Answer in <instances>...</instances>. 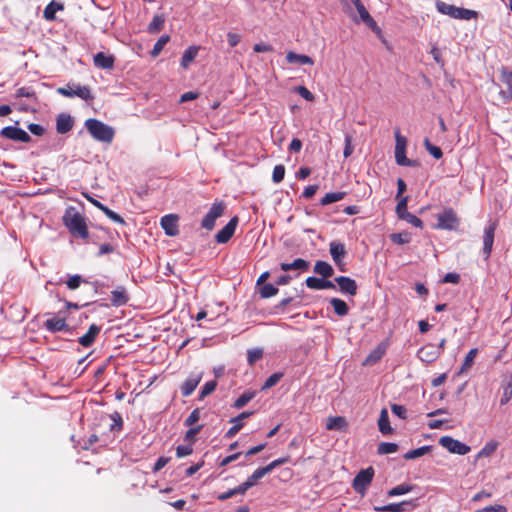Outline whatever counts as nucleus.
Listing matches in <instances>:
<instances>
[{
	"label": "nucleus",
	"mask_w": 512,
	"mask_h": 512,
	"mask_svg": "<svg viewBox=\"0 0 512 512\" xmlns=\"http://www.w3.org/2000/svg\"><path fill=\"white\" fill-rule=\"evenodd\" d=\"M390 239L393 243L402 245L411 241V235L408 232L393 233L391 234Z\"/></svg>",
	"instance_id": "obj_46"
},
{
	"label": "nucleus",
	"mask_w": 512,
	"mask_h": 512,
	"mask_svg": "<svg viewBox=\"0 0 512 512\" xmlns=\"http://www.w3.org/2000/svg\"><path fill=\"white\" fill-rule=\"evenodd\" d=\"M407 203H408V197L405 196V197H402L397 206H396V213L398 215V218L399 219H403L405 217V214L406 213H409L407 211Z\"/></svg>",
	"instance_id": "obj_52"
},
{
	"label": "nucleus",
	"mask_w": 512,
	"mask_h": 512,
	"mask_svg": "<svg viewBox=\"0 0 512 512\" xmlns=\"http://www.w3.org/2000/svg\"><path fill=\"white\" fill-rule=\"evenodd\" d=\"M44 327L52 333L70 330V327L66 323L65 319L57 318V317L47 319L44 322Z\"/></svg>",
	"instance_id": "obj_24"
},
{
	"label": "nucleus",
	"mask_w": 512,
	"mask_h": 512,
	"mask_svg": "<svg viewBox=\"0 0 512 512\" xmlns=\"http://www.w3.org/2000/svg\"><path fill=\"white\" fill-rule=\"evenodd\" d=\"M359 13L360 20L364 22L373 32L381 36L382 31L376 21L371 17L363 3L355 7Z\"/></svg>",
	"instance_id": "obj_19"
},
{
	"label": "nucleus",
	"mask_w": 512,
	"mask_h": 512,
	"mask_svg": "<svg viewBox=\"0 0 512 512\" xmlns=\"http://www.w3.org/2000/svg\"><path fill=\"white\" fill-rule=\"evenodd\" d=\"M305 284L310 289L322 290L323 279L310 276L305 280Z\"/></svg>",
	"instance_id": "obj_55"
},
{
	"label": "nucleus",
	"mask_w": 512,
	"mask_h": 512,
	"mask_svg": "<svg viewBox=\"0 0 512 512\" xmlns=\"http://www.w3.org/2000/svg\"><path fill=\"white\" fill-rule=\"evenodd\" d=\"M94 65L101 69H112L114 67L115 58L113 55H107L104 52H98L94 55Z\"/></svg>",
	"instance_id": "obj_25"
},
{
	"label": "nucleus",
	"mask_w": 512,
	"mask_h": 512,
	"mask_svg": "<svg viewBox=\"0 0 512 512\" xmlns=\"http://www.w3.org/2000/svg\"><path fill=\"white\" fill-rule=\"evenodd\" d=\"M460 224V219L452 208H445L442 213L437 215L436 229L456 230Z\"/></svg>",
	"instance_id": "obj_5"
},
{
	"label": "nucleus",
	"mask_w": 512,
	"mask_h": 512,
	"mask_svg": "<svg viewBox=\"0 0 512 512\" xmlns=\"http://www.w3.org/2000/svg\"><path fill=\"white\" fill-rule=\"evenodd\" d=\"M82 282V277L80 275H73L70 276L69 279L66 281V285L68 289L75 290L77 289Z\"/></svg>",
	"instance_id": "obj_63"
},
{
	"label": "nucleus",
	"mask_w": 512,
	"mask_h": 512,
	"mask_svg": "<svg viewBox=\"0 0 512 512\" xmlns=\"http://www.w3.org/2000/svg\"><path fill=\"white\" fill-rule=\"evenodd\" d=\"M63 223L74 236L87 240L89 238V231L85 221V217L73 209L67 210L63 216Z\"/></svg>",
	"instance_id": "obj_1"
},
{
	"label": "nucleus",
	"mask_w": 512,
	"mask_h": 512,
	"mask_svg": "<svg viewBox=\"0 0 512 512\" xmlns=\"http://www.w3.org/2000/svg\"><path fill=\"white\" fill-rule=\"evenodd\" d=\"M285 176V167L282 164L276 165L273 169L272 180L274 183H280Z\"/></svg>",
	"instance_id": "obj_53"
},
{
	"label": "nucleus",
	"mask_w": 512,
	"mask_h": 512,
	"mask_svg": "<svg viewBox=\"0 0 512 512\" xmlns=\"http://www.w3.org/2000/svg\"><path fill=\"white\" fill-rule=\"evenodd\" d=\"M58 93L70 98L79 97L85 101H89L94 98L88 86H80L75 84H68L66 87L59 88Z\"/></svg>",
	"instance_id": "obj_8"
},
{
	"label": "nucleus",
	"mask_w": 512,
	"mask_h": 512,
	"mask_svg": "<svg viewBox=\"0 0 512 512\" xmlns=\"http://www.w3.org/2000/svg\"><path fill=\"white\" fill-rule=\"evenodd\" d=\"M415 504L412 501H402L400 503H391L383 506H375L377 512H403L413 509Z\"/></svg>",
	"instance_id": "obj_21"
},
{
	"label": "nucleus",
	"mask_w": 512,
	"mask_h": 512,
	"mask_svg": "<svg viewBox=\"0 0 512 512\" xmlns=\"http://www.w3.org/2000/svg\"><path fill=\"white\" fill-rule=\"evenodd\" d=\"M497 228V222H491L485 229L483 234V253L485 255V259H488L491 255L495 231Z\"/></svg>",
	"instance_id": "obj_13"
},
{
	"label": "nucleus",
	"mask_w": 512,
	"mask_h": 512,
	"mask_svg": "<svg viewBox=\"0 0 512 512\" xmlns=\"http://www.w3.org/2000/svg\"><path fill=\"white\" fill-rule=\"evenodd\" d=\"M280 268L284 272L290 270L307 271L309 269V262L302 258H297L292 263H281Z\"/></svg>",
	"instance_id": "obj_29"
},
{
	"label": "nucleus",
	"mask_w": 512,
	"mask_h": 512,
	"mask_svg": "<svg viewBox=\"0 0 512 512\" xmlns=\"http://www.w3.org/2000/svg\"><path fill=\"white\" fill-rule=\"evenodd\" d=\"M192 452H193V447H192L191 443H189L188 445H179L176 448V456L178 458L188 456V455L192 454Z\"/></svg>",
	"instance_id": "obj_59"
},
{
	"label": "nucleus",
	"mask_w": 512,
	"mask_h": 512,
	"mask_svg": "<svg viewBox=\"0 0 512 512\" xmlns=\"http://www.w3.org/2000/svg\"><path fill=\"white\" fill-rule=\"evenodd\" d=\"M202 379L201 373L191 374L181 385V394L183 397L190 396Z\"/></svg>",
	"instance_id": "obj_18"
},
{
	"label": "nucleus",
	"mask_w": 512,
	"mask_h": 512,
	"mask_svg": "<svg viewBox=\"0 0 512 512\" xmlns=\"http://www.w3.org/2000/svg\"><path fill=\"white\" fill-rule=\"evenodd\" d=\"M500 73L501 81L506 86V88L502 90L500 94L506 102H509L512 100V70L509 71L506 67H502Z\"/></svg>",
	"instance_id": "obj_16"
},
{
	"label": "nucleus",
	"mask_w": 512,
	"mask_h": 512,
	"mask_svg": "<svg viewBox=\"0 0 512 512\" xmlns=\"http://www.w3.org/2000/svg\"><path fill=\"white\" fill-rule=\"evenodd\" d=\"M437 10L445 15H449L456 19H464V20H471L475 19L478 16V12L466 8L456 7L454 5L445 3L443 1H438L437 4Z\"/></svg>",
	"instance_id": "obj_3"
},
{
	"label": "nucleus",
	"mask_w": 512,
	"mask_h": 512,
	"mask_svg": "<svg viewBox=\"0 0 512 512\" xmlns=\"http://www.w3.org/2000/svg\"><path fill=\"white\" fill-rule=\"evenodd\" d=\"M374 474L375 471L372 466L360 470L352 481V488L361 496H365L367 489L373 480Z\"/></svg>",
	"instance_id": "obj_4"
},
{
	"label": "nucleus",
	"mask_w": 512,
	"mask_h": 512,
	"mask_svg": "<svg viewBox=\"0 0 512 512\" xmlns=\"http://www.w3.org/2000/svg\"><path fill=\"white\" fill-rule=\"evenodd\" d=\"M439 444L454 454L465 455L470 452V447L468 445L452 438L451 436L441 437L439 439Z\"/></svg>",
	"instance_id": "obj_9"
},
{
	"label": "nucleus",
	"mask_w": 512,
	"mask_h": 512,
	"mask_svg": "<svg viewBox=\"0 0 512 512\" xmlns=\"http://www.w3.org/2000/svg\"><path fill=\"white\" fill-rule=\"evenodd\" d=\"M112 423L109 425L110 431H121L123 428V419L119 412L115 411L114 413L108 416Z\"/></svg>",
	"instance_id": "obj_41"
},
{
	"label": "nucleus",
	"mask_w": 512,
	"mask_h": 512,
	"mask_svg": "<svg viewBox=\"0 0 512 512\" xmlns=\"http://www.w3.org/2000/svg\"><path fill=\"white\" fill-rule=\"evenodd\" d=\"M397 450H398V445L396 443L382 442L378 446L379 454H391V453H395Z\"/></svg>",
	"instance_id": "obj_50"
},
{
	"label": "nucleus",
	"mask_w": 512,
	"mask_h": 512,
	"mask_svg": "<svg viewBox=\"0 0 512 512\" xmlns=\"http://www.w3.org/2000/svg\"><path fill=\"white\" fill-rule=\"evenodd\" d=\"M199 419H200V410H199V408H196L185 419L184 424L187 427H192L195 423H197L199 421Z\"/></svg>",
	"instance_id": "obj_58"
},
{
	"label": "nucleus",
	"mask_w": 512,
	"mask_h": 512,
	"mask_svg": "<svg viewBox=\"0 0 512 512\" xmlns=\"http://www.w3.org/2000/svg\"><path fill=\"white\" fill-rule=\"evenodd\" d=\"M169 40H170V37L168 35L161 36L157 40V42L154 44V47L151 51V55L153 57L158 56L161 53V51L163 50L164 46L168 43Z\"/></svg>",
	"instance_id": "obj_48"
},
{
	"label": "nucleus",
	"mask_w": 512,
	"mask_h": 512,
	"mask_svg": "<svg viewBox=\"0 0 512 512\" xmlns=\"http://www.w3.org/2000/svg\"><path fill=\"white\" fill-rule=\"evenodd\" d=\"M253 415V412L244 411L238 416L232 418L230 422L233 426L225 433V438L234 437L244 426L243 421Z\"/></svg>",
	"instance_id": "obj_20"
},
{
	"label": "nucleus",
	"mask_w": 512,
	"mask_h": 512,
	"mask_svg": "<svg viewBox=\"0 0 512 512\" xmlns=\"http://www.w3.org/2000/svg\"><path fill=\"white\" fill-rule=\"evenodd\" d=\"M111 295H112L111 303L115 307L123 306L129 300L128 294L124 287H118L117 289L113 290L111 292Z\"/></svg>",
	"instance_id": "obj_28"
},
{
	"label": "nucleus",
	"mask_w": 512,
	"mask_h": 512,
	"mask_svg": "<svg viewBox=\"0 0 512 512\" xmlns=\"http://www.w3.org/2000/svg\"><path fill=\"white\" fill-rule=\"evenodd\" d=\"M73 125L74 120L69 114L61 113L58 115L56 119V131L59 134H65L69 132L73 128Z\"/></svg>",
	"instance_id": "obj_23"
},
{
	"label": "nucleus",
	"mask_w": 512,
	"mask_h": 512,
	"mask_svg": "<svg viewBox=\"0 0 512 512\" xmlns=\"http://www.w3.org/2000/svg\"><path fill=\"white\" fill-rule=\"evenodd\" d=\"M198 51H199L198 46H190L184 51L182 58H181V66L184 69L188 68V66L195 60V58L197 57Z\"/></svg>",
	"instance_id": "obj_33"
},
{
	"label": "nucleus",
	"mask_w": 512,
	"mask_h": 512,
	"mask_svg": "<svg viewBox=\"0 0 512 512\" xmlns=\"http://www.w3.org/2000/svg\"><path fill=\"white\" fill-rule=\"evenodd\" d=\"M282 377H283L282 373H273L266 379L262 389L265 390V389H269V388L275 386L280 381V379Z\"/></svg>",
	"instance_id": "obj_56"
},
{
	"label": "nucleus",
	"mask_w": 512,
	"mask_h": 512,
	"mask_svg": "<svg viewBox=\"0 0 512 512\" xmlns=\"http://www.w3.org/2000/svg\"><path fill=\"white\" fill-rule=\"evenodd\" d=\"M263 357V349L254 348L247 352V362L250 366H253L257 361Z\"/></svg>",
	"instance_id": "obj_45"
},
{
	"label": "nucleus",
	"mask_w": 512,
	"mask_h": 512,
	"mask_svg": "<svg viewBox=\"0 0 512 512\" xmlns=\"http://www.w3.org/2000/svg\"><path fill=\"white\" fill-rule=\"evenodd\" d=\"M202 425H198L197 427H190L185 433V440L191 443V445L195 441V436L201 431Z\"/></svg>",
	"instance_id": "obj_60"
},
{
	"label": "nucleus",
	"mask_w": 512,
	"mask_h": 512,
	"mask_svg": "<svg viewBox=\"0 0 512 512\" xmlns=\"http://www.w3.org/2000/svg\"><path fill=\"white\" fill-rule=\"evenodd\" d=\"M216 387L217 382L215 380L206 382L198 395V399L203 400L205 397L212 394L215 391Z\"/></svg>",
	"instance_id": "obj_44"
},
{
	"label": "nucleus",
	"mask_w": 512,
	"mask_h": 512,
	"mask_svg": "<svg viewBox=\"0 0 512 512\" xmlns=\"http://www.w3.org/2000/svg\"><path fill=\"white\" fill-rule=\"evenodd\" d=\"M226 205L224 202H215L212 204L208 213L201 221V227L211 231L215 227V221L224 214Z\"/></svg>",
	"instance_id": "obj_7"
},
{
	"label": "nucleus",
	"mask_w": 512,
	"mask_h": 512,
	"mask_svg": "<svg viewBox=\"0 0 512 512\" xmlns=\"http://www.w3.org/2000/svg\"><path fill=\"white\" fill-rule=\"evenodd\" d=\"M85 127L91 136L98 141L110 143L114 138V130L97 119L86 120Z\"/></svg>",
	"instance_id": "obj_2"
},
{
	"label": "nucleus",
	"mask_w": 512,
	"mask_h": 512,
	"mask_svg": "<svg viewBox=\"0 0 512 512\" xmlns=\"http://www.w3.org/2000/svg\"><path fill=\"white\" fill-rule=\"evenodd\" d=\"M64 9V5L60 2L52 0L43 11V17L47 21H53L56 19V12L62 11Z\"/></svg>",
	"instance_id": "obj_27"
},
{
	"label": "nucleus",
	"mask_w": 512,
	"mask_h": 512,
	"mask_svg": "<svg viewBox=\"0 0 512 512\" xmlns=\"http://www.w3.org/2000/svg\"><path fill=\"white\" fill-rule=\"evenodd\" d=\"M102 212L110 219L112 220L113 222H116V223H119V224H122L124 225L125 224V221L124 219L119 215L117 214L116 212H114L113 210H111L110 208H108L107 206H105V208L102 210Z\"/></svg>",
	"instance_id": "obj_57"
},
{
	"label": "nucleus",
	"mask_w": 512,
	"mask_h": 512,
	"mask_svg": "<svg viewBox=\"0 0 512 512\" xmlns=\"http://www.w3.org/2000/svg\"><path fill=\"white\" fill-rule=\"evenodd\" d=\"M431 450V446H422L417 449L408 451L404 454V459L406 460H412L419 457H422L423 455L427 454Z\"/></svg>",
	"instance_id": "obj_42"
},
{
	"label": "nucleus",
	"mask_w": 512,
	"mask_h": 512,
	"mask_svg": "<svg viewBox=\"0 0 512 512\" xmlns=\"http://www.w3.org/2000/svg\"><path fill=\"white\" fill-rule=\"evenodd\" d=\"M378 428L383 435L392 433L387 409L383 408L378 419Z\"/></svg>",
	"instance_id": "obj_32"
},
{
	"label": "nucleus",
	"mask_w": 512,
	"mask_h": 512,
	"mask_svg": "<svg viewBox=\"0 0 512 512\" xmlns=\"http://www.w3.org/2000/svg\"><path fill=\"white\" fill-rule=\"evenodd\" d=\"M330 304L331 306L333 307L334 309V312L338 315V316H346L349 312V308H348V305L346 304V302L340 298H332L330 300Z\"/></svg>",
	"instance_id": "obj_34"
},
{
	"label": "nucleus",
	"mask_w": 512,
	"mask_h": 512,
	"mask_svg": "<svg viewBox=\"0 0 512 512\" xmlns=\"http://www.w3.org/2000/svg\"><path fill=\"white\" fill-rule=\"evenodd\" d=\"M424 147L435 159L442 158L443 152L441 148L433 145L428 138L424 139Z\"/></svg>",
	"instance_id": "obj_47"
},
{
	"label": "nucleus",
	"mask_w": 512,
	"mask_h": 512,
	"mask_svg": "<svg viewBox=\"0 0 512 512\" xmlns=\"http://www.w3.org/2000/svg\"><path fill=\"white\" fill-rule=\"evenodd\" d=\"M177 222V215L168 214L161 218L160 224L168 236H176L179 233Z\"/></svg>",
	"instance_id": "obj_17"
},
{
	"label": "nucleus",
	"mask_w": 512,
	"mask_h": 512,
	"mask_svg": "<svg viewBox=\"0 0 512 512\" xmlns=\"http://www.w3.org/2000/svg\"><path fill=\"white\" fill-rule=\"evenodd\" d=\"M498 442L496 441H489L487 442L482 449L478 452L476 458H487L491 456L498 448Z\"/></svg>",
	"instance_id": "obj_38"
},
{
	"label": "nucleus",
	"mask_w": 512,
	"mask_h": 512,
	"mask_svg": "<svg viewBox=\"0 0 512 512\" xmlns=\"http://www.w3.org/2000/svg\"><path fill=\"white\" fill-rule=\"evenodd\" d=\"M0 135L6 139L28 143L31 140L30 135L21 128L15 126H7L1 129Z\"/></svg>",
	"instance_id": "obj_10"
},
{
	"label": "nucleus",
	"mask_w": 512,
	"mask_h": 512,
	"mask_svg": "<svg viewBox=\"0 0 512 512\" xmlns=\"http://www.w3.org/2000/svg\"><path fill=\"white\" fill-rule=\"evenodd\" d=\"M164 23L165 17L161 14H156L148 24L147 30L149 33H158L163 29Z\"/></svg>",
	"instance_id": "obj_36"
},
{
	"label": "nucleus",
	"mask_w": 512,
	"mask_h": 512,
	"mask_svg": "<svg viewBox=\"0 0 512 512\" xmlns=\"http://www.w3.org/2000/svg\"><path fill=\"white\" fill-rule=\"evenodd\" d=\"M16 97H27L36 99V94L31 88L21 87L17 89Z\"/></svg>",
	"instance_id": "obj_64"
},
{
	"label": "nucleus",
	"mask_w": 512,
	"mask_h": 512,
	"mask_svg": "<svg viewBox=\"0 0 512 512\" xmlns=\"http://www.w3.org/2000/svg\"><path fill=\"white\" fill-rule=\"evenodd\" d=\"M418 358L425 363H432L440 356V350L434 344H426L417 352Z\"/></svg>",
	"instance_id": "obj_14"
},
{
	"label": "nucleus",
	"mask_w": 512,
	"mask_h": 512,
	"mask_svg": "<svg viewBox=\"0 0 512 512\" xmlns=\"http://www.w3.org/2000/svg\"><path fill=\"white\" fill-rule=\"evenodd\" d=\"M314 272L323 278H330L334 274V269L328 262L319 260L314 265Z\"/></svg>",
	"instance_id": "obj_31"
},
{
	"label": "nucleus",
	"mask_w": 512,
	"mask_h": 512,
	"mask_svg": "<svg viewBox=\"0 0 512 512\" xmlns=\"http://www.w3.org/2000/svg\"><path fill=\"white\" fill-rule=\"evenodd\" d=\"M294 92L298 93L306 101L313 102L315 100L314 94L309 91L305 86H296L293 89Z\"/></svg>",
	"instance_id": "obj_51"
},
{
	"label": "nucleus",
	"mask_w": 512,
	"mask_h": 512,
	"mask_svg": "<svg viewBox=\"0 0 512 512\" xmlns=\"http://www.w3.org/2000/svg\"><path fill=\"white\" fill-rule=\"evenodd\" d=\"M277 293H278V288L270 283L263 285L260 289V296L265 299L273 297Z\"/></svg>",
	"instance_id": "obj_49"
},
{
	"label": "nucleus",
	"mask_w": 512,
	"mask_h": 512,
	"mask_svg": "<svg viewBox=\"0 0 512 512\" xmlns=\"http://www.w3.org/2000/svg\"><path fill=\"white\" fill-rule=\"evenodd\" d=\"M100 330V326L96 324L90 325L88 331L79 338V343L83 347H90L94 343L98 334L100 333Z\"/></svg>",
	"instance_id": "obj_26"
},
{
	"label": "nucleus",
	"mask_w": 512,
	"mask_h": 512,
	"mask_svg": "<svg viewBox=\"0 0 512 512\" xmlns=\"http://www.w3.org/2000/svg\"><path fill=\"white\" fill-rule=\"evenodd\" d=\"M411 490H412V486L411 485L401 484V485H398V486L392 488L388 492V495L389 496L403 495V494L409 493Z\"/></svg>",
	"instance_id": "obj_54"
},
{
	"label": "nucleus",
	"mask_w": 512,
	"mask_h": 512,
	"mask_svg": "<svg viewBox=\"0 0 512 512\" xmlns=\"http://www.w3.org/2000/svg\"><path fill=\"white\" fill-rule=\"evenodd\" d=\"M329 251L334 263L339 267L340 271H345L344 257L346 255V249L341 242H331L329 245Z\"/></svg>",
	"instance_id": "obj_12"
},
{
	"label": "nucleus",
	"mask_w": 512,
	"mask_h": 512,
	"mask_svg": "<svg viewBox=\"0 0 512 512\" xmlns=\"http://www.w3.org/2000/svg\"><path fill=\"white\" fill-rule=\"evenodd\" d=\"M402 220L407 221L408 223H410L414 227H417V228H422L423 227L422 220L420 218H418L417 216H415L414 214H412V213H406L405 217Z\"/></svg>",
	"instance_id": "obj_61"
},
{
	"label": "nucleus",
	"mask_w": 512,
	"mask_h": 512,
	"mask_svg": "<svg viewBox=\"0 0 512 512\" xmlns=\"http://www.w3.org/2000/svg\"><path fill=\"white\" fill-rule=\"evenodd\" d=\"M512 398V378L502 386V396L500 398V405H506Z\"/></svg>",
	"instance_id": "obj_43"
},
{
	"label": "nucleus",
	"mask_w": 512,
	"mask_h": 512,
	"mask_svg": "<svg viewBox=\"0 0 512 512\" xmlns=\"http://www.w3.org/2000/svg\"><path fill=\"white\" fill-rule=\"evenodd\" d=\"M238 222V216L232 217L230 221L215 235L216 242L219 244L227 243L234 235Z\"/></svg>",
	"instance_id": "obj_11"
},
{
	"label": "nucleus",
	"mask_w": 512,
	"mask_h": 512,
	"mask_svg": "<svg viewBox=\"0 0 512 512\" xmlns=\"http://www.w3.org/2000/svg\"><path fill=\"white\" fill-rule=\"evenodd\" d=\"M345 147H344V151H343V155L345 158H348L349 156L352 155L353 151H354V146L352 144V136L347 134L345 135Z\"/></svg>",
	"instance_id": "obj_62"
},
{
	"label": "nucleus",
	"mask_w": 512,
	"mask_h": 512,
	"mask_svg": "<svg viewBox=\"0 0 512 512\" xmlns=\"http://www.w3.org/2000/svg\"><path fill=\"white\" fill-rule=\"evenodd\" d=\"M326 429L329 431H342L348 430V422L343 416H330L326 419Z\"/></svg>",
	"instance_id": "obj_22"
},
{
	"label": "nucleus",
	"mask_w": 512,
	"mask_h": 512,
	"mask_svg": "<svg viewBox=\"0 0 512 512\" xmlns=\"http://www.w3.org/2000/svg\"><path fill=\"white\" fill-rule=\"evenodd\" d=\"M256 393L255 391L247 390L245 391L241 396H239L235 402H234V408L241 409L243 408L248 402H250L254 397Z\"/></svg>",
	"instance_id": "obj_39"
},
{
	"label": "nucleus",
	"mask_w": 512,
	"mask_h": 512,
	"mask_svg": "<svg viewBox=\"0 0 512 512\" xmlns=\"http://www.w3.org/2000/svg\"><path fill=\"white\" fill-rule=\"evenodd\" d=\"M477 355H478L477 348H472L469 350V352L466 354L464 362L461 366V369H460L461 373L468 371L472 367L474 359L476 358Z\"/></svg>",
	"instance_id": "obj_40"
},
{
	"label": "nucleus",
	"mask_w": 512,
	"mask_h": 512,
	"mask_svg": "<svg viewBox=\"0 0 512 512\" xmlns=\"http://www.w3.org/2000/svg\"><path fill=\"white\" fill-rule=\"evenodd\" d=\"M335 282L339 286V290L350 296H355L357 294L358 286L354 279L347 276H338L335 278Z\"/></svg>",
	"instance_id": "obj_15"
},
{
	"label": "nucleus",
	"mask_w": 512,
	"mask_h": 512,
	"mask_svg": "<svg viewBox=\"0 0 512 512\" xmlns=\"http://www.w3.org/2000/svg\"><path fill=\"white\" fill-rule=\"evenodd\" d=\"M395 140H396V145H395L396 163L401 166H408V167L414 166L415 165L414 161H412L406 157L407 139H406V137H404L400 134L399 130H397L395 132Z\"/></svg>",
	"instance_id": "obj_6"
},
{
	"label": "nucleus",
	"mask_w": 512,
	"mask_h": 512,
	"mask_svg": "<svg viewBox=\"0 0 512 512\" xmlns=\"http://www.w3.org/2000/svg\"><path fill=\"white\" fill-rule=\"evenodd\" d=\"M385 354V348L378 346L374 350H372L368 356L366 357L364 364L365 365H373L377 363Z\"/></svg>",
	"instance_id": "obj_37"
},
{
	"label": "nucleus",
	"mask_w": 512,
	"mask_h": 512,
	"mask_svg": "<svg viewBox=\"0 0 512 512\" xmlns=\"http://www.w3.org/2000/svg\"><path fill=\"white\" fill-rule=\"evenodd\" d=\"M286 61L288 63H298L300 65H313L314 61L311 57L304 54H297L293 51H288L286 54Z\"/></svg>",
	"instance_id": "obj_30"
},
{
	"label": "nucleus",
	"mask_w": 512,
	"mask_h": 512,
	"mask_svg": "<svg viewBox=\"0 0 512 512\" xmlns=\"http://www.w3.org/2000/svg\"><path fill=\"white\" fill-rule=\"evenodd\" d=\"M346 196V192L344 191H338V192H330L326 193L320 200V204L322 206L329 205L334 202H338L342 199H344Z\"/></svg>",
	"instance_id": "obj_35"
}]
</instances>
